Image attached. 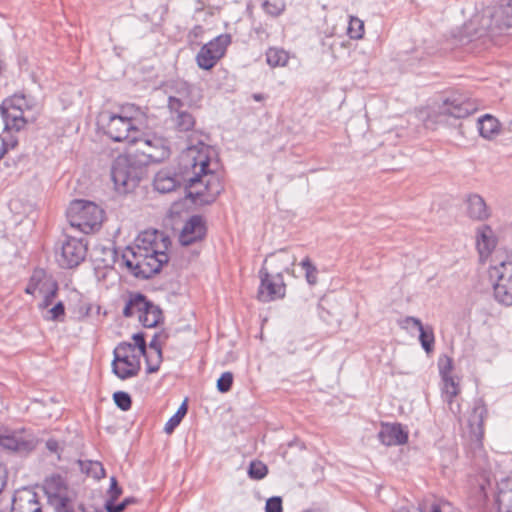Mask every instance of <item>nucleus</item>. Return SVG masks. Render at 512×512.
Instances as JSON below:
<instances>
[{"label": "nucleus", "instance_id": "44", "mask_svg": "<svg viewBox=\"0 0 512 512\" xmlns=\"http://www.w3.org/2000/svg\"><path fill=\"white\" fill-rule=\"evenodd\" d=\"M113 400L116 406L122 411H128L132 406L131 396L124 391H117L113 394Z\"/></svg>", "mask_w": 512, "mask_h": 512}, {"label": "nucleus", "instance_id": "60", "mask_svg": "<svg viewBox=\"0 0 512 512\" xmlns=\"http://www.w3.org/2000/svg\"><path fill=\"white\" fill-rule=\"evenodd\" d=\"M483 478L485 479V481L487 482V484H490L491 479H490V475H489V474H486V472H484V474H483Z\"/></svg>", "mask_w": 512, "mask_h": 512}, {"label": "nucleus", "instance_id": "14", "mask_svg": "<svg viewBox=\"0 0 512 512\" xmlns=\"http://www.w3.org/2000/svg\"><path fill=\"white\" fill-rule=\"evenodd\" d=\"M477 111L476 104L470 99L450 97L439 107V117L465 118Z\"/></svg>", "mask_w": 512, "mask_h": 512}, {"label": "nucleus", "instance_id": "1", "mask_svg": "<svg viewBox=\"0 0 512 512\" xmlns=\"http://www.w3.org/2000/svg\"><path fill=\"white\" fill-rule=\"evenodd\" d=\"M210 146L202 141L189 145L182 154L185 168L192 169V176L186 181V198L195 205L213 203L222 190L216 174L210 169Z\"/></svg>", "mask_w": 512, "mask_h": 512}, {"label": "nucleus", "instance_id": "8", "mask_svg": "<svg viewBox=\"0 0 512 512\" xmlns=\"http://www.w3.org/2000/svg\"><path fill=\"white\" fill-rule=\"evenodd\" d=\"M112 372L121 380L138 375L140 371L139 355L134 354V345L128 342L119 343L113 351Z\"/></svg>", "mask_w": 512, "mask_h": 512}, {"label": "nucleus", "instance_id": "40", "mask_svg": "<svg viewBox=\"0 0 512 512\" xmlns=\"http://www.w3.org/2000/svg\"><path fill=\"white\" fill-rule=\"evenodd\" d=\"M58 292V284L56 281H50L49 285L44 288V292H40L43 294V301L39 304L40 309L48 308L53 299L56 297Z\"/></svg>", "mask_w": 512, "mask_h": 512}, {"label": "nucleus", "instance_id": "34", "mask_svg": "<svg viewBox=\"0 0 512 512\" xmlns=\"http://www.w3.org/2000/svg\"><path fill=\"white\" fill-rule=\"evenodd\" d=\"M289 56L286 51L279 48H269L266 52V61L271 67L285 66Z\"/></svg>", "mask_w": 512, "mask_h": 512}, {"label": "nucleus", "instance_id": "43", "mask_svg": "<svg viewBox=\"0 0 512 512\" xmlns=\"http://www.w3.org/2000/svg\"><path fill=\"white\" fill-rule=\"evenodd\" d=\"M268 474V467L261 461H252L248 468V476L253 480H261Z\"/></svg>", "mask_w": 512, "mask_h": 512}, {"label": "nucleus", "instance_id": "46", "mask_svg": "<svg viewBox=\"0 0 512 512\" xmlns=\"http://www.w3.org/2000/svg\"><path fill=\"white\" fill-rule=\"evenodd\" d=\"M138 500L135 497H126L120 503L104 504L107 512H123L129 505L137 503Z\"/></svg>", "mask_w": 512, "mask_h": 512}, {"label": "nucleus", "instance_id": "33", "mask_svg": "<svg viewBox=\"0 0 512 512\" xmlns=\"http://www.w3.org/2000/svg\"><path fill=\"white\" fill-rule=\"evenodd\" d=\"M497 509L512 510V485L510 483H504L499 488L496 497Z\"/></svg>", "mask_w": 512, "mask_h": 512}, {"label": "nucleus", "instance_id": "27", "mask_svg": "<svg viewBox=\"0 0 512 512\" xmlns=\"http://www.w3.org/2000/svg\"><path fill=\"white\" fill-rule=\"evenodd\" d=\"M476 245L481 258L487 257L495 248L496 240L489 226H483L478 230Z\"/></svg>", "mask_w": 512, "mask_h": 512}, {"label": "nucleus", "instance_id": "62", "mask_svg": "<svg viewBox=\"0 0 512 512\" xmlns=\"http://www.w3.org/2000/svg\"><path fill=\"white\" fill-rule=\"evenodd\" d=\"M48 448L51 450L53 449V445L50 442H48Z\"/></svg>", "mask_w": 512, "mask_h": 512}, {"label": "nucleus", "instance_id": "2", "mask_svg": "<svg viewBox=\"0 0 512 512\" xmlns=\"http://www.w3.org/2000/svg\"><path fill=\"white\" fill-rule=\"evenodd\" d=\"M162 154H133L132 152L116 157L111 167V177L115 188L121 193L133 191L145 176L150 160H157Z\"/></svg>", "mask_w": 512, "mask_h": 512}, {"label": "nucleus", "instance_id": "31", "mask_svg": "<svg viewBox=\"0 0 512 512\" xmlns=\"http://www.w3.org/2000/svg\"><path fill=\"white\" fill-rule=\"evenodd\" d=\"M157 231H145L138 235L135 240L134 246H129L130 248H140L141 250L145 248V250H159V244L157 242Z\"/></svg>", "mask_w": 512, "mask_h": 512}, {"label": "nucleus", "instance_id": "4", "mask_svg": "<svg viewBox=\"0 0 512 512\" xmlns=\"http://www.w3.org/2000/svg\"><path fill=\"white\" fill-rule=\"evenodd\" d=\"M512 0H501L497 7H487L465 25V33L473 40L511 27Z\"/></svg>", "mask_w": 512, "mask_h": 512}, {"label": "nucleus", "instance_id": "7", "mask_svg": "<svg viewBox=\"0 0 512 512\" xmlns=\"http://www.w3.org/2000/svg\"><path fill=\"white\" fill-rule=\"evenodd\" d=\"M103 210L93 202L74 200L70 203L66 215L70 225L89 234L101 226Z\"/></svg>", "mask_w": 512, "mask_h": 512}, {"label": "nucleus", "instance_id": "51", "mask_svg": "<svg viewBox=\"0 0 512 512\" xmlns=\"http://www.w3.org/2000/svg\"><path fill=\"white\" fill-rule=\"evenodd\" d=\"M134 340V349L137 347L139 350V355H146L147 343L145 340V334L142 332L136 333L132 336Z\"/></svg>", "mask_w": 512, "mask_h": 512}, {"label": "nucleus", "instance_id": "53", "mask_svg": "<svg viewBox=\"0 0 512 512\" xmlns=\"http://www.w3.org/2000/svg\"><path fill=\"white\" fill-rule=\"evenodd\" d=\"M160 334L156 333L149 343L150 351L162 350L161 343L159 342Z\"/></svg>", "mask_w": 512, "mask_h": 512}, {"label": "nucleus", "instance_id": "26", "mask_svg": "<svg viewBox=\"0 0 512 512\" xmlns=\"http://www.w3.org/2000/svg\"><path fill=\"white\" fill-rule=\"evenodd\" d=\"M467 213L475 220H485L490 212L484 199L478 194H471L467 198Z\"/></svg>", "mask_w": 512, "mask_h": 512}, {"label": "nucleus", "instance_id": "11", "mask_svg": "<svg viewBox=\"0 0 512 512\" xmlns=\"http://www.w3.org/2000/svg\"><path fill=\"white\" fill-rule=\"evenodd\" d=\"M230 43L231 36L229 34H221L203 45L196 55V62L199 68L211 70L225 55Z\"/></svg>", "mask_w": 512, "mask_h": 512}, {"label": "nucleus", "instance_id": "55", "mask_svg": "<svg viewBox=\"0 0 512 512\" xmlns=\"http://www.w3.org/2000/svg\"><path fill=\"white\" fill-rule=\"evenodd\" d=\"M324 303L325 301H322L320 302L319 306H318V309H319V315L320 317L325 320V321H328V318L326 317V315H330V312L328 310L325 309L324 307Z\"/></svg>", "mask_w": 512, "mask_h": 512}, {"label": "nucleus", "instance_id": "20", "mask_svg": "<svg viewBox=\"0 0 512 512\" xmlns=\"http://www.w3.org/2000/svg\"><path fill=\"white\" fill-rule=\"evenodd\" d=\"M179 101L172 99L171 107H168L174 128L179 132L191 131L196 123L195 117L187 108L179 106Z\"/></svg>", "mask_w": 512, "mask_h": 512}, {"label": "nucleus", "instance_id": "63", "mask_svg": "<svg viewBox=\"0 0 512 512\" xmlns=\"http://www.w3.org/2000/svg\"><path fill=\"white\" fill-rule=\"evenodd\" d=\"M295 261H296V258H295V257H293L292 262H291V265H294V264H295Z\"/></svg>", "mask_w": 512, "mask_h": 512}, {"label": "nucleus", "instance_id": "17", "mask_svg": "<svg viewBox=\"0 0 512 512\" xmlns=\"http://www.w3.org/2000/svg\"><path fill=\"white\" fill-rule=\"evenodd\" d=\"M488 416L486 404L482 398H478L473 403L472 412L468 418V425L473 439L481 443L484 436V422Z\"/></svg>", "mask_w": 512, "mask_h": 512}, {"label": "nucleus", "instance_id": "47", "mask_svg": "<svg viewBox=\"0 0 512 512\" xmlns=\"http://www.w3.org/2000/svg\"><path fill=\"white\" fill-rule=\"evenodd\" d=\"M335 30V26L327 28L323 32L324 36L321 37V45L323 47H327L328 51L331 53L333 57H335V41H330V39L335 36Z\"/></svg>", "mask_w": 512, "mask_h": 512}, {"label": "nucleus", "instance_id": "42", "mask_svg": "<svg viewBox=\"0 0 512 512\" xmlns=\"http://www.w3.org/2000/svg\"><path fill=\"white\" fill-rule=\"evenodd\" d=\"M65 306L62 301L57 302L52 308L48 309L44 319L48 321L63 322L65 319Z\"/></svg>", "mask_w": 512, "mask_h": 512}, {"label": "nucleus", "instance_id": "54", "mask_svg": "<svg viewBox=\"0 0 512 512\" xmlns=\"http://www.w3.org/2000/svg\"><path fill=\"white\" fill-rule=\"evenodd\" d=\"M7 484V473L5 467L0 463V493Z\"/></svg>", "mask_w": 512, "mask_h": 512}, {"label": "nucleus", "instance_id": "37", "mask_svg": "<svg viewBox=\"0 0 512 512\" xmlns=\"http://www.w3.org/2000/svg\"><path fill=\"white\" fill-rule=\"evenodd\" d=\"M285 7L286 4L284 0H264L262 3L263 10L272 17L281 15Z\"/></svg>", "mask_w": 512, "mask_h": 512}, {"label": "nucleus", "instance_id": "5", "mask_svg": "<svg viewBox=\"0 0 512 512\" xmlns=\"http://www.w3.org/2000/svg\"><path fill=\"white\" fill-rule=\"evenodd\" d=\"M122 260L132 275L148 279L160 272L162 266L168 263L169 257L161 250L127 247L122 254Z\"/></svg>", "mask_w": 512, "mask_h": 512}, {"label": "nucleus", "instance_id": "28", "mask_svg": "<svg viewBox=\"0 0 512 512\" xmlns=\"http://www.w3.org/2000/svg\"><path fill=\"white\" fill-rule=\"evenodd\" d=\"M478 130L485 139H492L500 133L499 121L490 114H485L478 119Z\"/></svg>", "mask_w": 512, "mask_h": 512}, {"label": "nucleus", "instance_id": "10", "mask_svg": "<svg viewBox=\"0 0 512 512\" xmlns=\"http://www.w3.org/2000/svg\"><path fill=\"white\" fill-rule=\"evenodd\" d=\"M44 492L55 512H73V502L68 496V486L60 475H52L44 481Z\"/></svg>", "mask_w": 512, "mask_h": 512}, {"label": "nucleus", "instance_id": "35", "mask_svg": "<svg viewBox=\"0 0 512 512\" xmlns=\"http://www.w3.org/2000/svg\"><path fill=\"white\" fill-rule=\"evenodd\" d=\"M187 413V405L186 401H184L181 406L178 408L176 413L166 422L164 431L167 434H171L175 428L181 423L182 419Z\"/></svg>", "mask_w": 512, "mask_h": 512}, {"label": "nucleus", "instance_id": "57", "mask_svg": "<svg viewBox=\"0 0 512 512\" xmlns=\"http://www.w3.org/2000/svg\"><path fill=\"white\" fill-rule=\"evenodd\" d=\"M7 143L5 141H2L0 145V160L4 157V155L7 153Z\"/></svg>", "mask_w": 512, "mask_h": 512}, {"label": "nucleus", "instance_id": "24", "mask_svg": "<svg viewBox=\"0 0 512 512\" xmlns=\"http://www.w3.org/2000/svg\"><path fill=\"white\" fill-rule=\"evenodd\" d=\"M404 322L406 324H412L419 330V341L421 343L422 348L425 350L426 353L432 352L435 343L433 328L429 325L424 326L420 319L412 316L406 317Z\"/></svg>", "mask_w": 512, "mask_h": 512}, {"label": "nucleus", "instance_id": "48", "mask_svg": "<svg viewBox=\"0 0 512 512\" xmlns=\"http://www.w3.org/2000/svg\"><path fill=\"white\" fill-rule=\"evenodd\" d=\"M233 384V374L231 372H224L217 380V389L221 393L230 391Z\"/></svg>", "mask_w": 512, "mask_h": 512}, {"label": "nucleus", "instance_id": "61", "mask_svg": "<svg viewBox=\"0 0 512 512\" xmlns=\"http://www.w3.org/2000/svg\"><path fill=\"white\" fill-rule=\"evenodd\" d=\"M497 512H512V510H510V509H506V510L497 509Z\"/></svg>", "mask_w": 512, "mask_h": 512}, {"label": "nucleus", "instance_id": "36", "mask_svg": "<svg viewBox=\"0 0 512 512\" xmlns=\"http://www.w3.org/2000/svg\"><path fill=\"white\" fill-rule=\"evenodd\" d=\"M442 397L443 399H454L460 392L459 384L453 377L443 378Z\"/></svg>", "mask_w": 512, "mask_h": 512}, {"label": "nucleus", "instance_id": "58", "mask_svg": "<svg viewBox=\"0 0 512 512\" xmlns=\"http://www.w3.org/2000/svg\"><path fill=\"white\" fill-rule=\"evenodd\" d=\"M9 101H14V105L17 107V106H20L21 107V102L24 101V97H17V96H14L12 99H10Z\"/></svg>", "mask_w": 512, "mask_h": 512}, {"label": "nucleus", "instance_id": "30", "mask_svg": "<svg viewBox=\"0 0 512 512\" xmlns=\"http://www.w3.org/2000/svg\"><path fill=\"white\" fill-rule=\"evenodd\" d=\"M50 281V279H46V273L43 269H35L25 288V292L30 295H34L37 290L44 292V288L49 285Z\"/></svg>", "mask_w": 512, "mask_h": 512}, {"label": "nucleus", "instance_id": "52", "mask_svg": "<svg viewBox=\"0 0 512 512\" xmlns=\"http://www.w3.org/2000/svg\"><path fill=\"white\" fill-rule=\"evenodd\" d=\"M444 401L447 402L449 410L454 415L460 414L461 406H460V404L457 401H455V398L454 399H444Z\"/></svg>", "mask_w": 512, "mask_h": 512}, {"label": "nucleus", "instance_id": "45", "mask_svg": "<svg viewBox=\"0 0 512 512\" xmlns=\"http://www.w3.org/2000/svg\"><path fill=\"white\" fill-rule=\"evenodd\" d=\"M122 488L119 486L117 479L113 476L110 479V487L107 491V498L105 504H112L118 500L122 495Z\"/></svg>", "mask_w": 512, "mask_h": 512}, {"label": "nucleus", "instance_id": "18", "mask_svg": "<svg viewBox=\"0 0 512 512\" xmlns=\"http://www.w3.org/2000/svg\"><path fill=\"white\" fill-rule=\"evenodd\" d=\"M206 235V226L202 216L193 215L184 224L179 235V241L183 246H189Z\"/></svg>", "mask_w": 512, "mask_h": 512}, {"label": "nucleus", "instance_id": "25", "mask_svg": "<svg viewBox=\"0 0 512 512\" xmlns=\"http://www.w3.org/2000/svg\"><path fill=\"white\" fill-rule=\"evenodd\" d=\"M151 303L152 302L142 293H130L123 309V316L129 318L138 314L139 317L149 308Z\"/></svg>", "mask_w": 512, "mask_h": 512}, {"label": "nucleus", "instance_id": "15", "mask_svg": "<svg viewBox=\"0 0 512 512\" xmlns=\"http://www.w3.org/2000/svg\"><path fill=\"white\" fill-rule=\"evenodd\" d=\"M194 86L182 79L169 80L164 84V90L168 94V107H171L172 99L179 101V106H192L194 104L192 93Z\"/></svg>", "mask_w": 512, "mask_h": 512}, {"label": "nucleus", "instance_id": "56", "mask_svg": "<svg viewBox=\"0 0 512 512\" xmlns=\"http://www.w3.org/2000/svg\"><path fill=\"white\" fill-rule=\"evenodd\" d=\"M107 253H108L110 259L106 260V263H105L106 267L107 266H111V265H113L115 263V259H116V255H117V253H116V251L114 249H109L107 251Z\"/></svg>", "mask_w": 512, "mask_h": 512}, {"label": "nucleus", "instance_id": "39", "mask_svg": "<svg viewBox=\"0 0 512 512\" xmlns=\"http://www.w3.org/2000/svg\"><path fill=\"white\" fill-rule=\"evenodd\" d=\"M347 34L351 39L359 40L364 35V22L358 17L351 16L347 28Z\"/></svg>", "mask_w": 512, "mask_h": 512}, {"label": "nucleus", "instance_id": "41", "mask_svg": "<svg viewBox=\"0 0 512 512\" xmlns=\"http://www.w3.org/2000/svg\"><path fill=\"white\" fill-rule=\"evenodd\" d=\"M300 265L305 270V278L308 284L315 285L318 281L317 267L311 262L309 257L304 258Z\"/></svg>", "mask_w": 512, "mask_h": 512}, {"label": "nucleus", "instance_id": "64", "mask_svg": "<svg viewBox=\"0 0 512 512\" xmlns=\"http://www.w3.org/2000/svg\"><path fill=\"white\" fill-rule=\"evenodd\" d=\"M480 486H481V489L484 490V484L481 483Z\"/></svg>", "mask_w": 512, "mask_h": 512}, {"label": "nucleus", "instance_id": "50", "mask_svg": "<svg viewBox=\"0 0 512 512\" xmlns=\"http://www.w3.org/2000/svg\"><path fill=\"white\" fill-rule=\"evenodd\" d=\"M266 512H283L282 499L279 496H273L266 501Z\"/></svg>", "mask_w": 512, "mask_h": 512}, {"label": "nucleus", "instance_id": "12", "mask_svg": "<svg viewBox=\"0 0 512 512\" xmlns=\"http://www.w3.org/2000/svg\"><path fill=\"white\" fill-rule=\"evenodd\" d=\"M87 254V244L83 239L66 236L59 252H56V260L62 268H74L84 261Z\"/></svg>", "mask_w": 512, "mask_h": 512}, {"label": "nucleus", "instance_id": "23", "mask_svg": "<svg viewBox=\"0 0 512 512\" xmlns=\"http://www.w3.org/2000/svg\"><path fill=\"white\" fill-rule=\"evenodd\" d=\"M181 185V176L171 169L165 168L158 171L153 180V186L159 193L165 194L175 191Z\"/></svg>", "mask_w": 512, "mask_h": 512}, {"label": "nucleus", "instance_id": "21", "mask_svg": "<svg viewBox=\"0 0 512 512\" xmlns=\"http://www.w3.org/2000/svg\"><path fill=\"white\" fill-rule=\"evenodd\" d=\"M0 113L6 130L20 131L26 125L23 110L15 106L14 101H4L0 105Z\"/></svg>", "mask_w": 512, "mask_h": 512}, {"label": "nucleus", "instance_id": "22", "mask_svg": "<svg viewBox=\"0 0 512 512\" xmlns=\"http://www.w3.org/2000/svg\"><path fill=\"white\" fill-rule=\"evenodd\" d=\"M378 438L386 446L403 445L408 440V432L399 423L382 424Z\"/></svg>", "mask_w": 512, "mask_h": 512}, {"label": "nucleus", "instance_id": "9", "mask_svg": "<svg viewBox=\"0 0 512 512\" xmlns=\"http://www.w3.org/2000/svg\"><path fill=\"white\" fill-rule=\"evenodd\" d=\"M496 300L505 305L512 304V260L500 261L489 270Z\"/></svg>", "mask_w": 512, "mask_h": 512}, {"label": "nucleus", "instance_id": "3", "mask_svg": "<svg viewBox=\"0 0 512 512\" xmlns=\"http://www.w3.org/2000/svg\"><path fill=\"white\" fill-rule=\"evenodd\" d=\"M142 113L134 105L123 107L121 114L109 112L102 113L98 118V124L104 133L115 142L127 141L129 144L141 141Z\"/></svg>", "mask_w": 512, "mask_h": 512}, {"label": "nucleus", "instance_id": "13", "mask_svg": "<svg viewBox=\"0 0 512 512\" xmlns=\"http://www.w3.org/2000/svg\"><path fill=\"white\" fill-rule=\"evenodd\" d=\"M0 446L8 451L28 454L36 447L35 437L25 431L0 429Z\"/></svg>", "mask_w": 512, "mask_h": 512}, {"label": "nucleus", "instance_id": "32", "mask_svg": "<svg viewBox=\"0 0 512 512\" xmlns=\"http://www.w3.org/2000/svg\"><path fill=\"white\" fill-rule=\"evenodd\" d=\"M79 465L83 473H85L87 476L93 477L96 480H100L106 475L102 463L98 461H79Z\"/></svg>", "mask_w": 512, "mask_h": 512}, {"label": "nucleus", "instance_id": "49", "mask_svg": "<svg viewBox=\"0 0 512 512\" xmlns=\"http://www.w3.org/2000/svg\"><path fill=\"white\" fill-rule=\"evenodd\" d=\"M439 373L441 378L452 377L451 372L453 370V361L451 358L445 356L444 358H440L439 363Z\"/></svg>", "mask_w": 512, "mask_h": 512}, {"label": "nucleus", "instance_id": "29", "mask_svg": "<svg viewBox=\"0 0 512 512\" xmlns=\"http://www.w3.org/2000/svg\"><path fill=\"white\" fill-rule=\"evenodd\" d=\"M163 320V313L159 306L153 302L149 308L139 316L140 323L146 328H154Z\"/></svg>", "mask_w": 512, "mask_h": 512}, {"label": "nucleus", "instance_id": "59", "mask_svg": "<svg viewBox=\"0 0 512 512\" xmlns=\"http://www.w3.org/2000/svg\"><path fill=\"white\" fill-rule=\"evenodd\" d=\"M252 98H253L255 101H257V102H260V101H262V100H264V99H265V95H264V94H261V93H254V94L252 95Z\"/></svg>", "mask_w": 512, "mask_h": 512}, {"label": "nucleus", "instance_id": "38", "mask_svg": "<svg viewBox=\"0 0 512 512\" xmlns=\"http://www.w3.org/2000/svg\"><path fill=\"white\" fill-rule=\"evenodd\" d=\"M143 356L146 359L147 373H156L159 370L160 364L162 362V350H154L150 351L149 353L146 352V355Z\"/></svg>", "mask_w": 512, "mask_h": 512}, {"label": "nucleus", "instance_id": "19", "mask_svg": "<svg viewBox=\"0 0 512 512\" xmlns=\"http://www.w3.org/2000/svg\"><path fill=\"white\" fill-rule=\"evenodd\" d=\"M140 139H141V141L133 143V144L139 145V148H137L134 152H132L133 154H144L145 153V154L155 155V154H162V152H163L162 158H159L157 160H150L149 164L161 162L169 157L170 150L166 146L164 139L156 137V136L142 137L141 134H140Z\"/></svg>", "mask_w": 512, "mask_h": 512}, {"label": "nucleus", "instance_id": "6", "mask_svg": "<svg viewBox=\"0 0 512 512\" xmlns=\"http://www.w3.org/2000/svg\"><path fill=\"white\" fill-rule=\"evenodd\" d=\"M269 259L282 263H286L289 260L286 251L283 249L278 253L270 254L265 259L264 264L259 270L260 286L258 289V299L264 303L282 299L286 293V285L284 283L282 272L278 271L272 274L266 267V263Z\"/></svg>", "mask_w": 512, "mask_h": 512}, {"label": "nucleus", "instance_id": "16", "mask_svg": "<svg viewBox=\"0 0 512 512\" xmlns=\"http://www.w3.org/2000/svg\"><path fill=\"white\" fill-rule=\"evenodd\" d=\"M12 512H43L38 494L27 487L16 490L12 499Z\"/></svg>", "mask_w": 512, "mask_h": 512}]
</instances>
